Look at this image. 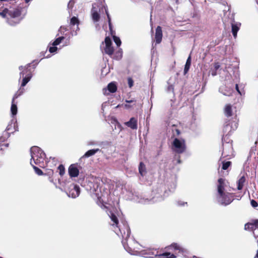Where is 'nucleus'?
<instances>
[{"instance_id":"obj_23","label":"nucleus","mask_w":258,"mask_h":258,"mask_svg":"<svg viewBox=\"0 0 258 258\" xmlns=\"http://www.w3.org/2000/svg\"><path fill=\"white\" fill-rule=\"evenodd\" d=\"M190 64H191V56H190V55H189L186 60L185 66H184V74H186L187 73V72L188 71V70L189 69Z\"/></svg>"},{"instance_id":"obj_43","label":"nucleus","mask_w":258,"mask_h":258,"mask_svg":"<svg viewBox=\"0 0 258 258\" xmlns=\"http://www.w3.org/2000/svg\"><path fill=\"white\" fill-rule=\"evenodd\" d=\"M125 102L127 104H132V105H134V106L135 105V102L136 101L134 100H125Z\"/></svg>"},{"instance_id":"obj_20","label":"nucleus","mask_w":258,"mask_h":258,"mask_svg":"<svg viewBox=\"0 0 258 258\" xmlns=\"http://www.w3.org/2000/svg\"><path fill=\"white\" fill-rule=\"evenodd\" d=\"M32 77V75L31 72H30L28 73L25 77H23L21 84V87L25 86L26 84L30 81Z\"/></svg>"},{"instance_id":"obj_32","label":"nucleus","mask_w":258,"mask_h":258,"mask_svg":"<svg viewBox=\"0 0 258 258\" xmlns=\"http://www.w3.org/2000/svg\"><path fill=\"white\" fill-rule=\"evenodd\" d=\"M254 225L252 223H247L244 225V229L245 230H252L253 228Z\"/></svg>"},{"instance_id":"obj_24","label":"nucleus","mask_w":258,"mask_h":258,"mask_svg":"<svg viewBox=\"0 0 258 258\" xmlns=\"http://www.w3.org/2000/svg\"><path fill=\"white\" fill-rule=\"evenodd\" d=\"M225 115L228 117L232 116V108L230 105L228 104L225 106Z\"/></svg>"},{"instance_id":"obj_10","label":"nucleus","mask_w":258,"mask_h":258,"mask_svg":"<svg viewBox=\"0 0 258 258\" xmlns=\"http://www.w3.org/2000/svg\"><path fill=\"white\" fill-rule=\"evenodd\" d=\"M168 249L171 250L178 251L179 252L181 253H184L186 251V250L183 247L177 243H172L168 246Z\"/></svg>"},{"instance_id":"obj_55","label":"nucleus","mask_w":258,"mask_h":258,"mask_svg":"<svg viewBox=\"0 0 258 258\" xmlns=\"http://www.w3.org/2000/svg\"><path fill=\"white\" fill-rule=\"evenodd\" d=\"M8 23H9V24L10 25H13V24L11 23V22L10 21H8Z\"/></svg>"},{"instance_id":"obj_52","label":"nucleus","mask_w":258,"mask_h":258,"mask_svg":"<svg viewBox=\"0 0 258 258\" xmlns=\"http://www.w3.org/2000/svg\"><path fill=\"white\" fill-rule=\"evenodd\" d=\"M177 163H181V161H180V160L179 159H178V160H177Z\"/></svg>"},{"instance_id":"obj_15","label":"nucleus","mask_w":258,"mask_h":258,"mask_svg":"<svg viewBox=\"0 0 258 258\" xmlns=\"http://www.w3.org/2000/svg\"><path fill=\"white\" fill-rule=\"evenodd\" d=\"M99 151H100V150L98 148L89 150L88 151H87L84 154V155L80 158V161H82V160L84 159L85 158H88L89 157H91L95 155L96 153H97Z\"/></svg>"},{"instance_id":"obj_13","label":"nucleus","mask_w":258,"mask_h":258,"mask_svg":"<svg viewBox=\"0 0 258 258\" xmlns=\"http://www.w3.org/2000/svg\"><path fill=\"white\" fill-rule=\"evenodd\" d=\"M20 95H21V94H20L19 95H17V94H16L14 95V96L12 99V105H11V112L12 116H14L17 113V111H18L17 106L16 104L15 103L14 101H15V99H16L18 97V96Z\"/></svg>"},{"instance_id":"obj_59","label":"nucleus","mask_w":258,"mask_h":258,"mask_svg":"<svg viewBox=\"0 0 258 258\" xmlns=\"http://www.w3.org/2000/svg\"><path fill=\"white\" fill-rule=\"evenodd\" d=\"M39 62H36V64H38Z\"/></svg>"},{"instance_id":"obj_42","label":"nucleus","mask_w":258,"mask_h":258,"mask_svg":"<svg viewBox=\"0 0 258 258\" xmlns=\"http://www.w3.org/2000/svg\"><path fill=\"white\" fill-rule=\"evenodd\" d=\"M75 2L74 0H70L68 3V7L69 9H71L73 7Z\"/></svg>"},{"instance_id":"obj_51","label":"nucleus","mask_w":258,"mask_h":258,"mask_svg":"<svg viewBox=\"0 0 258 258\" xmlns=\"http://www.w3.org/2000/svg\"><path fill=\"white\" fill-rule=\"evenodd\" d=\"M176 132L177 133V135H179L180 134V131L178 130H176Z\"/></svg>"},{"instance_id":"obj_21","label":"nucleus","mask_w":258,"mask_h":258,"mask_svg":"<svg viewBox=\"0 0 258 258\" xmlns=\"http://www.w3.org/2000/svg\"><path fill=\"white\" fill-rule=\"evenodd\" d=\"M139 171L140 175L142 176H144L146 173V166L142 162L140 163Z\"/></svg>"},{"instance_id":"obj_31","label":"nucleus","mask_w":258,"mask_h":258,"mask_svg":"<svg viewBox=\"0 0 258 258\" xmlns=\"http://www.w3.org/2000/svg\"><path fill=\"white\" fill-rule=\"evenodd\" d=\"M88 146H100L101 144L99 142L95 141H90L87 143Z\"/></svg>"},{"instance_id":"obj_46","label":"nucleus","mask_w":258,"mask_h":258,"mask_svg":"<svg viewBox=\"0 0 258 258\" xmlns=\"http://www.w3.org/2000/svg\"><path fill=\"white\" fill-rule=\"evenodd\" d=\"M252 223L254 226L258 227V219L253 220Z\"/></svg>"},{"instance_id":"obj_28","label":"nucleus","mask_w":258,"mask_h":258,"mask_svg":"<svg viewBox=\"0 0 258 258\" xmlns=\"http://www.w3.org/2000/svg\"><path fill=\"white\" fill-rule=\"evenodd\" d=\"M104 9H105V11L106 14L107 15V17L109 29L111 30V18H110V15L109 14L108 11L107 7H104Z\"/></svg>"},{"instance_id":"obj_8","label":"nucleus","mask_w":258,"mask_h":258,"mask_svg":"<svg viewBox=\"0 0 258 258\" xmlns=\"http://www.w3.org/2000/svg\"><path fill=\"white\" fill-rule=\"evenodd\" d=\"M105 43L104 52L109 55H112L114 52V49L112 46V42L109 37H107L105 38Z\"/></svg>"},{"instance_id":"obj_58","label":"nucleus","mask_w":258,"mask_h":258,"mask_svg":"<svg viewBox=\"0 0 258 258\" xmlns=\"http://www.w3.org/2000/svg\"><path fill=\"white\" fill-rule=\"evenodd\" d=\"M62 28L63 29L64 28H63V27H60V29H62Z\"/></svg>"},{"instance_id":"obj_60","label":"nucleus","mask_w":258,"mask_h":258,"mask_svg":"<svg viewBox=\"0 0 258 258\" xmlns=\"http://www.w3.org/2000/svg\"><path fill=\"white\" fill-rule=\"evenodd\" d=\"M50 181L51 182H53V180H52V179H51Z\"/></svg>"},{"instance_id":"obj_37","label":"nucleus","mask_w":258,"mask_h":258,"mask_svg":"<svg viewBox=\"0 0 258 258\" xmlns=\"http://www.w3.org/2000/svg\"><path fill=\"white\" fill-rule=\"evenodd\" d=\"M9 14V10L7 9H5L2 12H0V15L5 18L6 15Z\"/></svg>"},{"instance_id":"obj_47","label":"nucleus","mask_w":258,"mask_h":258,"mask_svg":"<svg viewBox=\"0 0 258 258\" xmlns=\"http://www.w3.org/2000/svg\"><path fill=\"white\" fill-rule=\"evenodd\" d=\"M79 30V27L78 25H77L76 30L75 31H74L72 32V35L76 36L77 35V31H78Z\"/></svg>"},{"instance_id":"obj_5","label":"nucleus","mask_w":258,"mask_h":258,"mask_svg":"<svg viewBox=\"0 0 258 258\" xmlns=\"http://www.w3.org/2000/svg\"><path fill=\"white\" fill-rule=\"evenodd\" d=\"M172 149L173 152L177 154L183 153L186 149L184 141L175 138L172 144Z\"/></svg>"},{"instance_id":"obj_7","label":"nucleus","mask_w":258,"mask_h":258,"mask_svg":"<svg viewBox=\"0 0 258 258\" xmlns=\"http://www.w3.org/2000/svg\"><path fill=\"white\" fill-rule=\"evenodd\" d=\"M96 5L93 4L92 5V8L91 9V18L94 22L95 24L96 27L97 28L98 26V24L97 23L100 19V15L98 12V9L95 7Z\"/></svg>"},{"instance_id":"obj_57","label":"nucleus","mask_w":258,"mask_h":258,"mask_svg":"<svg viewBox=\"0 0 258 258\" xmlns=\"http://www.w3.org/2000/svg\"><path fill=\"white\" fill-rule=\"evenodd\" d=\"M7 130L8 131L10 130L9 127V126L7 127Z\"/></svg>"},{"instance_id":"obj_50","label":"nucleus","mask_w":258,"mask_h":258,"mask_svg":"<svg viewBox=\"0 0 258 258\" xmlns=\"http://www.w3.org/2000/svg\"><path fill=\"white\" fill-rule=\"evenodd\" d=\"M216 71H215V72H213L212 73V76H215V75H216Z\"/></svg>"},{"instance_id":"obj_56","label":"nucleus","mask_w":258,"mask_h":258,"mask_svg":"<svg viewBox=\"0 0 258 258\" xmlns=\"http://www.w3.org/2000/svg\"><path fill=\"white\" fill-rule=\"evenodd\" d=\"M8 0H0L1 2H6V1H8Z\"/></svg>"},{"instance_id":"obj_3","label":"nucleus","mask_w":258,"mask_h":258,"mask_svg":"<svg viewBox=\"0 0 258 258\" xmlns=\"http://www.w3.org/2000/svg\"><path fill=\"white\" fill-rule=\"evenodd\" d=\"M31 161L34 164H36L40 167H44L45 154L43 151L38 147L34 146L30 149Z\"/></svg>"},{"instance_id":"obj_48","label":"nucleus","mask_w":258,"mask_h":258,"mask_svg":"<svg viewBox=\"0 0 258 258\" xmlns=\"http://www.w3.org/2000/svg\"><path fill=\"white\" fill-rule=\"evenodd\" d=\"M185 204H187V203H184V202H178V205L179 206H184Z\"/></svg>"},{"instance_id":"obj_9","label":"nucleus","mask_w":258,"mask_h":258,"mask_svg":"<svg viewBox=\"0 0 258 258\" xmlns=\"http://www.w3.org/2000/svg\"><path fill=\"white\" fill-rule=\"evenodd\" d=\"M79 171L76 164H72L69 168V173L71 177H77L79 175Z\"/></svg>"},{"instance_id":"obj_17","label":"nucleus","mask_w":258,"mask_h":258,"mask_svg":"<svg viewBox=\"0 0 258 258\" xmlns=\"http://www.w3.org/2000/svg\"><path fill=\"white\" fill-rule=\"evenodd\" d=\"M125 125L133 130L137 128V120L135 117H132L128 121L125 123Z\"/></svg>"},{"instance_id":"obj_40","label":"nucleus","mask_w":258,"mask_h":258,"mask_svg":"<svg viewBox=\"0 0 258 258\" xmlns=\"http://www.w3.org/2000/svg\"><path fill=\"white\" fill-rule=\"evenodd\" d=\"M109 104V102H103V103H102V105H101V110H102V112H104V108H105L106 106H108Z\"/></svg>"},{"instance_id":"obj_39","label":"nucleus","mask_w":258,"mask_h":258,"mask_svg":"<svg viewBox=\"0 0 258 258\" xmlns=\"http://www.w3.org/2000/svg\"><path fill=\"white\" fill-rule=\"evenodd\" d=\"M250 204H251V206L253 208H256L258 206V204H257V202H256L254 200H251L250 201Z\"/></svg>"},{"instance_id":"obj_25","label":"nucleus","mask_w":258,"mask_h":258,"mask_svg":"<svg viewBox=\"0 0 258 258\" xmlns=\"http://www.w3.org/2000/svg\"><path fill=\"white\" fill-rule=\"evenodd\" d=\"M30 164L33 166V169H34L35 172L37 174H38V175H41L43 174L42 171L38 167H37L36 166H34L32 161H30Z\"/></svg>"},{"instance_id":"obj_36","label":"nucleus","mask_w":258,"mask_h":258,"mask_svg":"<svg viewBox=\"0 0 258 258\" xmlns=\"http://www.w3.org/2000/svg\"><path fill=\"white\" fill-rule=\"evenodd\" d=\"M219 91L222 93L224 95H225V96H230L231 94V91H228V92H223V90H222V87H220L219 88Z\"/></svg>"},{"instance_id":"obj_2","label":"nucleus","mask_w":258,"mask_h":258,"mask_svg":"<svg viewBox=\"0 0 258 258\" xmlns=\"http://www.w3.org/2000/svg\"><path fill=\"white\" fill-rule=\"evenodd\" d=\"M218 195L217 196L218 202L221 205L227 206L233 201V197L232 194L224 192V179L220 178L218 179Z\"/></svg>"},{"instance_id":"obj_29","label":"nucleus","mask_w":258,"mask_h":258,"mask_svg":"<svg viewBox=\"0 0 258 258\" xmlns=\"http://www.w3.org/2000/svg\"><path fill=\"white\" fill-rule=\"evenodd\" d=\"M70 23H71V25H78L79 24V21L77 17L74 16L71 19Z\"/></svg>"},{"instance_id":"obj_44","label":"nucleus","mask_w":258,"mask_h":258,"mask_svg":"<svg viewBox=\"0 0 258 258\" xmlns=\"http://www.w3.org/2000/svg\"><path fill=\"white\" fill-rule=\"evenodd\" d=\"M219 68H220V64L219 63H215L214 64V69L215 70V71H216L217 70H218Z\"/></svg>"},{"instance_id":"obj_53","label":"nucleus","mask_w":258,"mask_h":258,"mask_svg":"<svg viewBox=\"0 0 258 258\" xmlns=\"http://www.w3.org/2000/svg\"><path fill=\"white\" fill-rule=\"evenodd\" d=\"M255 257H258V249H257V252H256V254Z\"/></svg>"},{"instance_id":"obj_33","label":"nucleus","mask_w":258,"mask_h":258,"mask_svg":"<svg viewBox=\"0 0 258 258\" xmlns=\"http://www.w3.org/2000/svg\"><path fill=\"white\" fill-rule=\"evenodd\" d=\"M113 40L117 46H119L121 45V42L120 38L116 36L113 37Z\"/></svg>"},{"instance_id":"obj_1","label":"nucleus","mask_w":258,"mask_h":258,"mask_svg":"<svg viewBox=\"0 0 258 258\" xmlns=\"http://www.w3.org/2000/svg\"><path fill=\"white\" fill-rule=\"evenodd\" d=\"M109 216L113 222L111 225L117 229L114 230L115 232L118 236H121L122 238L121 242L124 249L130 254H135L133 249L129 246V244H131V242H134V240L132 239L128 241L131 231L127 223L124 221L121 222L122 225L119 224L118 218L112 213H110Z\"/></svg>"},{"instance_id":"obj_11","label":"nucleus","mask_w":258,"mask_h":258,"mask_svg":"<svg viewBox=\"0 0 258 258\" xmlns=\"http://www.w3.org/2000/svg\"><path fill=\"white\" fill-rule=\"evenodd\" d=\"M116 90L117 87L115 84L114 82H111L108 85L107 89L104 88L103 89V93L104 95H107L108 94L107 92V91L110 93H114Z\"/></svg>"},{"instance_id":"obj_49","label":"nucleus","mask_w":258,"mask_h":258,"mask_svg":"<svg viewBox=\"0 0 258 258\" xmlns=\"http://www.w3.org/2000/svg\"><path fill=\"white\" fill-rule=\"evenodd\" d=\"M235 88L237 90V91L240 94H241L240 91H239V88H238V85L237 84H236L235 85Z\"/></svg>"},{"instance_id":"obj_34","label":"nucleus","mask_w":258,"mask_h":258,"mask_svg":"<svg viewBox=\"0 0 258 258\" xmlns=\"http://www.w3.org/2000/svg\"><path fill=\"white\" fill-rule=\"evenodd\" d=\"M58 169L59 170V173L60 175H63L64 174L65 169L64 167L62 165H60L58 167Z\"/></svg>"},{"instance_id":"obj_16","label":"nucleus","mask_w":258,"mask_h":258,"mask_svg":"<svg viewBox=\"0 0 258 258\" xmlns=\"http://www.w3.org/2000/svg\"><path fill=\"white\" fill-rule=\"evenodd\" d=\"M162 38V29L160 26H158L156 29L155 40L156 43L159 44L161 42Z\"/></svg>"},{"instance_id":"obj_22","label":"nucleus","mask_w":258,"mask_h":258,"mask_svg":"<svg viewBox=\"0 0 258 258\" xmlns=\"http://www.w3.org/2000/svg\"><path fill=\"white\" fill-rule=\"evenodd\" d=\"M156 257L160 258L161 257H163L164 258H176V256L172 253L170 252H165L161 254L156 255Z\"/></svg>"},{"instance_id":"obj_14","label":"nucleus","mask_w":258,"mask_h":258,"mask_svg":"<svg viewBox=\"0 0 258 258\" xmlns=\"http://www.w3.org/2000/svg\"><path fill=\"white\" fill-rule=\"evenodd\" d=\"M31 63H28L25 66L23 67L21 66L19 67V70L21 71L20 72V78L19 80L21 79L22 77H23L25 74H28L31 72L30 70H29L28 68L30 67Z\"/></svg>"},{"instance_id":"obj_4","label":"nucleus","mask_w":258,"mask_h":258,"mask_svg":"<svg viewBox=\"0 0 258 258\" xmlns=\"http://www.w3.org/2000/svg\"><path fill=\"white\" fill-rule=\"evenodd\" d=\"M223 152L222 156L223 157H231L232 155V141L228 139L227 135L223 139Z\"/></svg>"},{"instance_id":"obj_38","label":"nucleus","mask_w":258,"mask_h":258,"mask_svg":"<svg viewBox=\"0 0 258 258\" xmlns=\"http://www.w3.org/2000/svg\"><path fill=\"white\" fill-rule=\"evenodd\" d=\"M57 50V47H56V46H53L52 47H50L49 48V51L50 53H54Z\"/></svg>"},{"instance_id":"obj_19","label":"nucleus","mask_w":258,"mask_h":258,"mask_svg":"<svg viewBox=\"0 0 258 258\" xmlns=\"http://www.w3.org/2000/svg\"><path fill=\"white\" fill-rule=\"evenodd\" d=\"M246 181L245 176L244 175L241 176L237 181V189L241 190L243 187L244 184Z\"/></svg>"},{"instance_id":"obj_18","label":"nucleus","mask_w":258,"mask_h":258,"mask_svg":"<svg viewBox=\"0 0 258 258\" xmlns=\"http://www.w3.org/2000/svg\"><path fill=\"white\" fill-rule=\"evenodd\" d=\"M21 14V10L19 9H16L12 11H9V15L12 18H16L20 16Z\"/></svg>"},{"instance_id":"obj_54","label":"nucleus","mask_w":258,"mask_h":258,"mask_svg":"<svg viewBox=\"0 0 258 258\" xmlns=\"http://www.w3.org/2000/svg\"><path fill=\"white\" fill-rule=\"evenodd\" d=\"M30 1H31V0H25V2H26V3H29Z\"/></svg>"},{"instance_id":"obj_26","label":"nucleus","mask_w":258,"mask_h":258,"mask_svg":"<svg viewBox=\"0 0 258 258\" xmlns=\"http://www.w3.org/2000/svg\"><path fill=\"white\" fill-rule=\"evenodd\" d=\"M64 39V37L63 36L59 37L57 38H56L52 43V45L53 46H56L59 44L61 41L63 40Z\"/></svg>"},{"instance_id":"obj_12","label":"nucleus","mask_w":258,"mask_h":258,"mask_svg":"<svg viewBox=\"0 0 258 258\" xmlns=\"http://www.w3.org/2000/svg\"><path fill=\"white\" fill-rule=\"evenodd\" d=\"M241 26V23L239 22H235L233 21L231 23V28H232V33L233 37L235 38L237 37V34L238 31L239 30L240 27Z\"/></svg>"},{"instance_id":"obj_30","label":"nucleus","mask_w":258,"mask_h":258,"mask_svg":"<svg viewBox=\"0 0 258 258\" xmlns=\"http://www.w3.org/2000/svg\"><path fill=\"white\" fill-rule=\"evenodd\" d=\"M237 128V123H234V127H232L230 126L229 124H226L224 127V131L226 132L227 131H228L229 129H230V131H231V129L232 128L233 130H234L235 128Z\"/></svg>"},{"instance_id":"obj_27","label":"nucleus","mask_w":258,"mask_h":258,"mask_svg":"<svg viewBox=\"0 0 258 258\" xmlns=\"http://www.w3.org/2000/svg\"><path fill=\"white\" fill-rule=\"evenodd\" d=\"M231 165V162L230 161H223L222 169L224 170H227Z\"/></svg>"},{"instance_id":"obj_45","label":"nucleus","mask_w":258,"mask_h":258,"mask_svg":"<svg viewBox=\"0 0 258 258\" xmlns=\"http://www.w3.org/2000/svg\"><path fill=\"white\" fill-rule=\"evenodd\" d=\"M133 106H134V105L126 103V104H124L125 108H126L127 109L133 107Z\"/></svg>"},{"instance_id":"obj_6","label":"nucleus","mask_w":258,"mask_h":258,"mask_svg":"<svg viewBox=\"0 0 258 258\" xmlns=\"http://www.w3.org/2000/svg\"><path fill=\"white\" fill-rule=\"evenodd\" d=\"M80 194V188L79 185L75 184H71L69 189L67 191V194L69 197L76 198L78 197Z\"/></svg>"},{"instance_id":"obj_35","label":"nucleus","mask_w":258,"mask_h":258,"mask_svg":"<svg viewBox=\"0 0 258 258\" xmlns=\"http://www.w3.org/2000/svg\"><path fill=\"white\" fill-rule=\"evenodd\" d=\"M169 84V83H168ZM166 91L168 93H172L174 94V88L172 85L168 84V86L167 88Z\"/></svg>"},{"instance_id":"obj_41","label":"nucleus","mask_w":258,"mask_h":258,"mask_svg":"<svg viewBox=\"0 0 258 258\" xmlns=\"http://www.w3.org/2000/svg\"><path fill=\"white\" fill-rule=\"evenodd\" d=\"M127 81H128V86L130 87V88H131L133 86V84H134V81H133V79L131 78H129L127 79Z\"/></svg>"}]
</instances>
